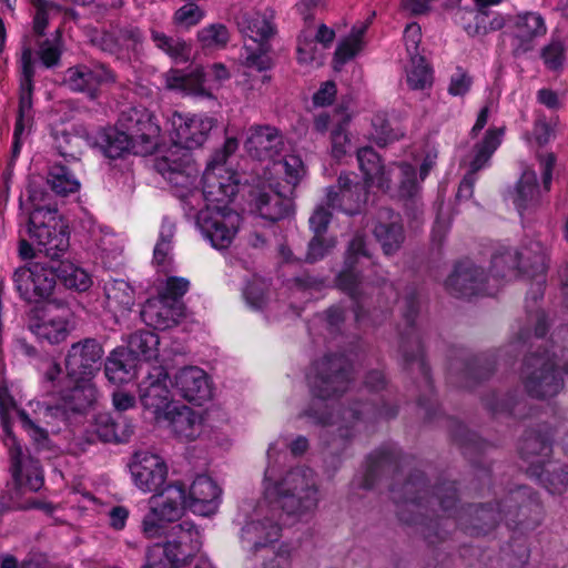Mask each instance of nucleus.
<instances>
[{
  "mask_svg": "<svg viewBox=\"0 0 568 568\" xmlns=\"http://www.w3.org/2000/svg\"><path fill=\"white\" fill-rule=\"evenodd\" d=\"M313 33H303L298 38L297 60L304 65H321L324 60V49L312 38Z\"/></svg>",
  "mask_w": 568,
  "mask_h": 568,
  "instance_id": "obj_46",
  "label": "nucleus"
},
{
  "mask_svg": "<svg viewBox=\"0 0 568 568\" xmlns=\"http://www.w3.org/2000/svg\"><path fill=\"white\" fill-rule=\"evenodd\" d=\"M246 303L254 310H264L271 303L268 285L263 280H254L244 290Z\"/></svg>",
  "mask_w": 568,
  "mask_h": 568,
  "instance_id": "obj_50",
  "label": "nucleus"
},
{
  "mask_svg": "<svg viewBox=\"0 0 568 568\" xmlns=\"http://www.w3.org/2000/svg\"><path fill=\"white\" fill-rule=\"evenodd\" d=\"M293 549L288 544H281L272 557L263 562V568H291Z\"/></svg>",
  "mask_w": 568,
  "mask_h": 568,
  "instance_id": "obj_59",
  "label": "nucleus"
},
{
  "mask_svg": "<svg viewBox=\"0 0 568 568\" xmlns=\"http://www.w3.org/2000/svg\"><path fill=\"white\" fill-rule=\"evenodd\" d=\"M529 14L518 17L516 22L515 38L518 40V45L527 51L530 49L532 40V31L528 24Z\"/></svg>",
  "mask_w": 568,
  "mask_h": 568,
  "instance_id": "obj_63",
  "label": "nucleus"
},
{
  "mask_svg": "<svg viewBox=\"0 0 568 568\" xmlns=\"http://www.w3.org/2000/svg\"><path fill=\"white\" fill-rule=\"evenodd\" d=\"M159 336L150 331H138L128 339V353L144 361H151L159 354Z\"/></svg>",
  "mask_w": 568,
  "mask_h": 568,
  "instance_id": "obj_37",
  "label": "nucleus"
},
{
  "mask_svg": "<svg viewBox=\"0 0 568 568\" xmlns=\"http://www.w3.org/2000/svg\"><path fill=\"white\" fill-rule=\"evenodd\" d=\"M129 353L124 348H116L110 353L104 365V374L113 384H123L132 377V365L129 363Z\"/></svg>",
  "mask_w": 568,
  "mask_h": 568,
  "instance_id": "obj_36",
  "label": "nucleus"
},
{
  "mask_svg": "<svg viewBox=\"0 0 568 568\" xmlns=\"http://www.w3.org/2000/svg\"><path fill=\"white\" fill-rule=\"evenodd\" d=\"M400 352L403 354V357L405 362L413 363L417 362L420 366L423 365L422 362V344L420 339L417 335H413L408 337L407 339H404L400 344Z\"/></svg>",
  "mask_w": 568,
  "mask_h": 568,
  "instance_id": "obj_60",
  "label": "nucleus"
},
{
  "mask_svg": "<svg viewBox=\"0 0 568 568\" xmlns=\"http://www.w3.org/2000/svg\"><path fill=\"white\" fill-rule=\"evenodd\" d=\"M74 328L72 312L64 306L48 305L31 318L29 329L50 345L64 342Z\"/></svg>",
  "mask_w": 568,
  "mask_h": 568,
  "instance_id": "obj_22",
  "label": "nucleus"
},
{
  "mask_svg": "<svg viewBox=\"0 0 568 568\" xmlns=\"http://www.w3.org/2000/svg\"><path fill=\"white\" fill-rule=\"evenodd\" d=\"M29 239L39 252L54 260L69 247L68 223L54 207H36L29 212Z\"/></svg>",
  "mask_w": 568,
  "mask_h": 568,
  "instance_id": "obj_12",
  "label": "nucleus"
},
{
  "mask_svg": "<svg viewBox=\"0 0 568 568\" xmlns=\"http://www.w3.org/2000/svg\"><path fill=\"white\" fill-rule=\"evenodd\" d=\"M34 10L33 29L38 34H42L47 28L49 18L54 11L55 7L52 2L47 0H30Z\"/></svg>",
  "mask_w": 568,
  "mask_h": 568,
  "instance_id": "obj_57",
  "label": "nucleus"
},
{
  "mask_svg": "<svg viewBox=\"0 0 568 568\" xmlns=\"http://www.w3.org/2000/svg\"><path fill=\"white\" fill-rule=\"evenodd\" d=\"M367 201V192L362 186L354 184L351 174L338 178V185L329 187L326 193V204L332 210H341L347 214H354Z\"/></svg>",
  "mask_w": 568,
  "mask_h": 568,
  "instance_id": "obj_30",
  "label": "nucleus"
},
{
  "mask_svg": "<svg viewBox=\"0 0 568 568\" xmlns=\"http://www.w3.org/2000/svg\"><path fill=\"white\" fill-rule=\"evenodd\" d=\"M53 263L30 261L14 271L12 280L21 298L37 303L52 294L57 281Z\"/></svg>",
  "mask_w": 568,
  "mask_h": 568,
  "instance_id": "obj_17",
  "label": "nucleus"
},
{
  "mask_svg": "<svg viewBox=\"0 0 568 568\" xmlns=\"http://www.w3.org/2000/svg\"><path fill=\"white\" fill-rule=\"evenodd\" d=\"M239 191V181L223 165H212L204 171L205 207L194 212L200 232L214 248H227L240 230L241 215L229 206Z\"/></svg>",
  "mask_w": 568,
  "mask_h": 568,
  "instance_id": "obj_3",
  "label": "nucleus"
},
{
  "mask_svg": "<svg viewBox=\"0 0 568 568\" xmlns=\"http://www.w3.org/2000/svg\"><path fill=\"white\" fill-rule=\"evenodd\" d=\"M90 224L89 234L91 241L98 248L108 255L120 254L122 248L119 245V240L106 229L101 225H97L91 220H88Z\"/></svg>",
  "mask_w": 568,
  "mask_h": 568,
  "instance_id": "obj_48",
  "label": "nucleus"
},
{
  "mask_svg": "<svg viewBox=\"0 0 568 568\" xmlns=\"http://www.w3.org/2000/svg\"><path fill=\"white\" fill-rule=\"evenodd\" d=\"M155 170L175 189L176 194L185 200L190 211H196L200 200H203L202 190L193 189L197 179V166L190 152L175 153L170 151L155 160Z\"/></svg>",
  "mask_w": 568,
  "mask_h": 568,
  "instance_id": "obj_15",
  "label": "nucleus"
},
{
  "mask_svg": "<svg viewBox=\"0 0 568 568\" xmlns=\"http://www.w3.org/2000/svg\"><path fill=\"white\" fill-rule=\"evenodd\" d=\"M175 234V222L163 217L159 239L153 251V263L162 272H169L173 264V237Z\"/></svg>",
  "mask_w": 568,
  "mask_h": 568,
  "instance_id": "obj_34",
  "label": "nucleus"
},
{
  "mask_svg": "<svg viewBox=\"0 0 568 568\" xmlns=\"http://www.w3.org/2000/svg\"><path fill=\"white\" fill-rule=\"evenodd\" d=\"M374 232L387 255L397 251L404 241L403 226L397 221H392L389 224L379 223Z\"/></svg>",
  "mask_w": 568,
  "mask_h": 568,
  "instance_id": "obj_43",
  "label": "nucleus"
},
{
  "mask_svg": "<svg viewBox=\"0 0 568 568\" xmlns=\"http://www.w3.org/2000/svg\"><path fill=\"white\" fill-rule=\"evenodd\" d=\"M505 134L504 128H490L483 138L477 141L467 158L464 160L466 173L462 180L458 191V199H469L474 192L477 180V172L490 165V159L500 146Z\"/></svg>",
  "mask_w": 568,
  "mask_h": 568,
  "instance_id": "obj_19",
  "label": "nucleus"
},
{
  "mask_svg": "<svg viewBox=\"0 0 568 568\" xmlns=\"http://www.w3.org/2000/svg\"><path fill=\"white\" fill-rule=\"evenodd\" d=\"M243 146L252 159L266 164L264 175L256 178L248 191L252 211L272 222L285 217L293 190L306 174L303 161L287 153L284 135L267 124L248 126Z\"/></svg>",
  "mask_w": 568,
  "mask_h": 568,
  "instance_id": "obj_1",
  "label": "nucleus"
},
{
  "mask_svg": "<svg viewBox=\"0 0 568 568\" xmlns=\"http://www.w3.org/2000/svg\"><path fill=\"white\" fill-rule=\"evenodd\" d=\"M505 199L518 213L525 225L529 222L532 207V165L528 161L518 162V173L507 187Z\"/></svg>",
  "mask_w": 568,
  "mask_h": 568,
  "instance_id": "obj_25",
  "label": "nucleus"
},
{
  "mask_svg": "<svg viewBox=\"0 0 568 568\" xmlns=\"http://www.w3.org/2000/svg\"><path fill=\"white\" fill-rule=\"evenodd\" d=\"M221 501V488L209 476H197L186 496L187 508L195 515L211 516L216 513Z\"/></svg>",
  "mask_w": 568,
  "mask_h": 568,
  "instance_id": "obj_28",
  "label": "nucleus"
},
{
  "mask_svg": "<svg viewBox=\"0 0 568 568\" xmlns=\"http://www.w3.org/2000/svg\"><path fill=\"white\" fill-rule=\"evenodd\" d=\"M209 77L210 84L206 85L201 67H196L189 72L174 69L164 75L165 85L170 90L196 97L212 98V91L227 80L230 73L223 64L215 63L211 67Z\"/></svg>",
  "mask_w": 568,
  "mask_h": 568,
  "instance_id": "obj_20",
  "label": "nucleus"
},
{
  "mask_svg": "<svg viewBox=\"0 0 568 568\" xmlns=\"http://www.w3.org/2000/svg\"><path fill=\"white\" fill-rule=\"evenodd\" d=\"M329 209L332 207L326 203L318 204L310 217V227L314 233V237L308 244L306 255L310 262H315L324 257V251H317V245L323 244L322 234L325 233L332 215Z\"/></svg>",
  "mask_w": 568,
  "mask_h": 568,
  "instance_id": "obj_35",
  "label": "nucleus"
},
{
  "mask_svg": "<svg viewBox=\"0 0 568 568\" xmlns=\"http://www.w3.org/2000/svg\"><path fill=\"white\" fill-rule=\"evenodd\" d=\"M151 37L155 45L174 60H185L190 54L189 44L180 38L168 37L155 30H152Z\"/></svg>",
  "mask_w": 568,
  "mask_h": 568,
  "instance_id": "obj_45",
  "label": "nucleus"
},
{
  "mask_svg": "<svg viewBox=\"0 0 568 568\" xmlns=\"http://www.w3.org/2000/svg\"><path fill=\"white\" fill-rule=\"evenodd\" d=\"M133 485L143 494L156 493L163 488L169 475L166 462L159 454L136 452L129 464Z\"/></svg>",
  "mask_w": 568,
  "mask_h": 568,
  "instance_id": "obj_23",
  "label": "nucleus"
},
{
  "mask_svg": "<svg viewBox=\"0 0 568 568\" xmlns=\"http://www.w3.org/2000/svg\"><path fill=\"white\" fill-rule=\"evenodd\" d=\"M94 433L103 442H126L133 434V425L121 426L109 414H100L95 418Z\"/></svg>",
  "mask_w": 568,
  "mask_h": 568,
  "instance_id": "obj_39",
  "label": "nucleus"
},
{
  "mask_svg": "<svg viewBox=\"0 0 568 568\" xmlns=\"http://www.w3.org/2000/svg\"><path fill=\"white\" fill-rule=\"evenodd\" d=\"M540 59L548 71L560 73L566 62L565 42L558 38H551L550 42L541 49Z\"/></svg>",
  "mask_w": 568,
  "mask_h": 568,
  "instance_id": "obj_44",
  "label": "nucleus"
},
{
  "mask_svg": "<svg viewBox=\"0 0 568 568\" xmlns=\"http://www.w3.org/2000/svg\"><path fill=\"white\" fill-rule=\"evenodd\" d=\"M61 52V40L57 32L52 39H47L40 43L38 57L45 68H52L59 64Z\"/></svg>",
  "mask_w": 568,
  "mask_h": 568,
  "instance_id": "obj_53",
  "label": "nucleus"
},
{
  "mask_svg": "<svg viewBox=\"0 0 568 568\" xmlns=\"http://www.w3.org/2000/svg\"><path fill=\"white\" fill-rule=\"evenodd\" d=\"M172 384L178 394L185 400L202 405L212 396V389L206 373L196 366H187L179 369Z\"/></svg>",
  "mask_w": 568,
  "mask_h": 568,
  "instance_id": "obj_26",
  "label": "nucleus"
},
{
  "mask_svg": "<svg viewBox=\"0 0 568 568\" xmlns=\"http://www.w3.org/2000/svg\"><path fill=\"white\" fill-rule=\"evenodd\" d=\"M48 183L55 194L67 196L77 193L80 190V182L70 172V170L62 164H53L48 173Z\"/></svg>",
  "mask_w": 568,
  "mask_h": 568,
  "instance_id": "obj_40",
  "label": "nucleus"
},
{
  "mask_svg": "<svg viewBox=\"0 0 568 568\" xmlns=\"http://www.w3.org/2000/svg\"><path fill=\"white\" fill-rule=\"evenodd\" d=\"M113 81V74L103 64L78 65L67 71L64 82L72 91L84 92L95 98L99 88Z\"/></svg>",
  "mask_w": 568,
  "mask_h": 568,
  "instance_id": "obj_27",
  "label": "nucleus"
},
{
  "mask_svg": "<svg viewBox=\"0 0 568 568\" xmlns=\"http://www.w3.org/2000/svg\"><path fill=\"white\" fill-rule=\"evenodd\" d=\"M148 499L149 511L142 519V532L146 538H159L165 534V524L179 520L185 508L186 493L181 484L161 488Z\"/></svg>",
  "mask_w": 568,
  "mask_h": 568,
  "instance_id": "obj_14",
  "label": "nucleus"
},
{
  "mask_svg": "<svg viewBox=\"0 0 568 568\" xmlns=\"http://www.w3.org/2000/svg\"><path fill=\"white\" fill-rule=\"evenodd\" d=\"M352 115L353 112H346L343 110L335 113L337 128L332 132V154L336 159L345 155L351 149L349 138L343 126L351 121Z\"/></svg>",
  "mask_w": 568,
  "mask_h": 568,
  "instance_id": "obj_47",
  "label": "nucleus"
},
{
  "mask_svg": "<svg viewBox=\"0 0 568 568\" xmlns=\"http://www.w3.org/2000/svg\"><path fill=\"white\" fill-rule=\"evenodd\" d=\"M531 346V331L528 326L516 333L509 344L511 352L516 353L517 355L529 354Z\"/></svg>",
  "mask_w": 568,
  "mask_h": 568,
  "instance_id": "obj_62",
  "label": "nucleus"
},
{
  "mask_svg": "<svg viewBox=\"0 0 568 568\" xmlns=\"http://www.w3.org/2000/svg\"><path fill=\"white\" fill-rule=\"evenodd\" d=\"M471 78L462 69L452 74L448 92L454 97L465 95L471 87Z\"/></svg>",
  "mask_w": 568,
  "mask_h": 568,
  "instance_id": "obj_61",
  "label": "nucleus"
},
{
  "mask_svg": "<svg viewBox=\"0 0 568 568\" xmlns=\"http://www.w3.org/2000/svg\"><path fill=\"white\" fill-rule=\"evenodd\" d=\"M285 448V440H275L268 446L263 496L287 515L301 518L313 514L318 506V479L313 469L305 466L292 468L278 478L275 464Z\"/></svg>",
  "mask_w": 568,
  "mask_h": 568,
  "instance_id": "obj_4",
  "label": "nucleus"
},
{
  "mask_svg": "<svg viewBox=\"0 0 568 568\" xmlns=\"http://www.w3.org/2000/svg\"><path fill=\"white\" fill-rule=\"evenodd\" d=\"M175 153L201 146L216 125V119L204 113L173 112L169 119Z\"/></svg>",
  "mask_w": 568,
  "mask_h": 568,
  "instance_id": "obj_18",
  "label": "nucleus"
},
{
  "mask_svg": "<svg viewBox=\"0 0 568 568\" xmlns=\"http://www.w3.org/2000/svg\"><path fill=\"white\" fill-rule=\"evenodd\" d=\"M169 382L164 369L154 367L139 386V397L143 408L160 424L166 413L178 405L172 400Z\"/></svg>",
  "mask_w": 568,
  "mask_h": 568,
  "instance_id": "obj_24",
  "label": "nucleus"
},
{
  "mask_svg": "<svg viewBox=\"0 0 568 568\" xmlns=\"http://www.w3.org/2000/svg\"><path fill=\"white\" fill-rule=\"evenodd\" d=\"M422 39V30L420 27L417 23H410L406 27L404 31V41L406 51L412 58L413 55H419L418 54V45Z\"/></svg>",
  "mask_w": 568,
  "mask_h": 568,
  "instance_id": "obj_64",
  "label": "nucleus"
},
{
  "mask_svg": "<svg viewBox=\"0 0 568 568\" xmlns=\"http://www.w3.org/2000/svg\"><path fill=\"white\" fill-rule=\"evenodd\" d=\"M240 31L252 43H245V65L257 71L271 68V59L267 55L268 40L274 34L271 16L254 13L243 14L237 20Z\"/></svg>",
  "mask_w": 568,
  "mask_h": 568,
  "instance_id": "obj_16",
  "label": "nucleus"
},
{
  "mask_svg": "<svg viewBox=\"0 0 568 568\" xmlns=\"http://www.w3.org/2000/svg\"><path fill=\"white\" fill-rule=\"evenodd\" d=\"M523 254L516 248L496 252L491 257L490 273L484 276L480 268L469 262L459 263L445 282L446 290L455 296L477 293L493 294L500 280L513 281L525 274Z\"/></svg>",
  "mask_w": 568,
  "mask_h": 568,
  "instance_id": "obj_6",
  "label": "nucleus"
},
{
  "mask_svg": "<svg viewBox=\"0 0 568 568\" xmlns=\"http://www.w3.org/2000/svg\"><path fill=\"white\" fill-rule=\"evenodd\" d=\"M406 82L413 90H425L433 83V73L424 57L413 55L406 67Z\"/></svg>",
  "mask_w": 568,
  "mask_h": 568,
  "instance_id": "obj_41",
  "label": "nucleus"
},
{
  "mask_svg": "<svg viewBox=\"0 0 568 568\" xmlns=\"http://www.w3.org/2000/svg\"><path fill=\"white\" fill-rule=\"evenodd\" d=\"M372 139L379 145L397 140L399 134L395 132L384 113H377L372 120Z\"/></svg>",
  "mask_w": 568,
  "mask_h": 568,
  "instance_id": "obj_54",
  "label": "nucleus"
},
{
  "mask_svg": "<svg viewBox=\"0 0 568 568\" xmlns=\"http://www.w3.org/2000/svg\"><path fill=\"white\" fill-rule=\"evenodd\" d=\"M377 416H389V414L377 410L375 408V406H373L372 404H364L363 409H358V408L346 409L343 413L341 426L338 429L342 432L343 423L348 424V423L359 422L362 418L374 419ZM345 426L347 427V425H345Z\"/></svg>",
  "mask_w": 568,
  "mask_h": 568,
  "instance_id": "obj_58",
  "label": "nucleus"
},
{
  "mask_svg": "<svg viewBox=\"0 0 568 568\" xmlns=\"http://www.w3.org/2000/svg\"><path fill=\"white\" fill-rule=\"evenodd\" d=\"M544 344H535V400H546L550 413L556 414V405L551 400L564 388L568 361L558 355L552 343Z\"/></svg>",
  "mask_w": 568,
  "mask_h": 568,
  "instance_id": "obj_13",
  "label": "nucleus"
},
{
  "mask_svg": "<svg viewBox=\"0 0 568 568\" xmlns=\"http://www.w3.org/2000/svg\"><path fill=\"white\" fill-rule=\"evenodd\" d=\"M197 40L204 48L221 49L229 42L230 33L225 26L213 23L202 28L197 32Z\"/></svg>",
  "mask_w": 568,
  "mask_h": 568,
  "instance_id": "obj_49",
  "label": "nucleus"
},
{
  "mask_svg": "<svg viewBox=\"0 0 568 568\" xmlns=\"http://www.w3.org/2000/svg\"><path fill=\"white\" fill-rule=\"evenodd\" d=\"M106 305L110 311H128L134 304L133 290L123 280H112L104 284Z\"/></svg>",
  "mask_w": 568,
  "mask_h": 568,
  "instance_id": "obj_38",
  "label": "nucleus"
},
{
  "mask_svg": "<svg viewBox=\"0 0 568 568\" xmlns=\"http://www.w3.org/2000/svg\"><path fill=\"white\" fill-rule=\"evenodd\" d=\"M118 128L97 132L93 146L108 159H120L126 153L146 155L159 145L160 125L144 108H129L121 112Z\"/></svg>",
  "mask_w": 568,
  "mask_h": 568,
  "instance_id": "obj_5",
  "label": "nucleus"
},
{
  "mask_svg": "<svg viewBox=\"0 0 568 568\" xmlns=\"http://www.w3.org/2000/svg\"><path fill=\"white\" fill-rule=\"evenodd\" d=\"M184 314L182 302H170L159 295L149 298L142 311V321L154 328L166 329L176 325Z\"/></svg>",
  "mask_w": 568,
  "mask_h": 568,
  "instance_id": "obj_31",
  "label": "nucleus"
},
{
  "mask_svg": "<svg viewBox=\"0 0 568 568\" xmlns=\"http://www.w3.org/2000/svg\"><path fill=\"white\" fill-rule=\"evenodd\" d=\"M549 266V253L539 243L535 242V300L537 298V293L540 292L542 294Z\"/></svg>",
  "mask_w": 568,
  "mask_h": 568,
  "instance_id": "obj_51",
  "label": "nucleus"
},
{
  "mask_svg": "<svg viewBox=\"0 0 568 568\" xmlns=\"http://www.w3.org/2000/svg\"><path fill=\"white\" fill-rule=\"evenodd\" d=\"M190 282L185 277L170 276L159 296L170 302H181V297L189 291Z\"/></svg>",
  "mask_w": 568,
  "mask_h": 568,
  "instance_id": "obj_55",
  "label": "nucleus"
},
{
  "mask_svg": "<svg viewBox=\"0 0 568 568\" xmlns=\"http://www.w3.org/2000/svg\"><path fill=\"white\" fill-rule=\"evenodd\" d=\"M539 164L541 187L544 192H549L552 185L554 170L557 164V155L554 152L537 154Z\"/></svg>",
  "mask_w": 568,
  "mask_h": 568,
  "instance_id": "obj_56",
  "label": "nucleus"
},
{
  "mask_svg": "<svg viewBox=\"0 0 568 568\" xmlns=\"http://www.w3.org/2000/svg\"><path fill=\"white\" fill-rule=\"evenodd\" d=\"M435 154H428L420 165L419 178L415 166L406 162L384 165L379 155L372 148H363L357 152L359 169L364 175L365 186L388 192L396 186V195L403 200H415L419 194L420 182L435 164Z\"/></svg>",
  "mask_w": 568,
  "mask_h": 568,
  "instance_id": "obj_7",
  "label": "nucleus"
},
{
  "mask_svg": "<svg viewBox=\"0 0 568 568\" xmlns=\"http://www.w3.org/2000/svg\"><path fill=\"white\" fill-rule=\"evenodd\" d=\"M33 64L31 49L23 50L21 57L19 114L16 122L17 133L24 132L31 121Z\"/></svg>",
  "mask_w": 568,
  "mask_h": 568,
  "instance_id": "obj_32",
  "label": "nucleus"
},
{
  "mask_svg": "<svg viewBox=\"0 0 568 568\" xmlns=\"http://www.w3.org/2000/svg\"><path fill=\"white\" fill-rule=\"evenodd\" d=\"M205 17V10L194 2H189L179 8L174 16L173 22L182 28L190 29L199 24Z\"/></svg>",
  "mask_w": 568,
  "mask_h": 568,
  "instance_id": "obj_52",
  "label": "nucleus"
},
{
  "mask_svg": "<svg viewBox=\"0 0 568 568\" xmlns=\"http://www.w3.org/2000/svg\"><path fill=\"white\" fill-rule=\"evenodd\" d=\"M307 383L313 395V402L304 415L318 424H335L318 410L326 409L325 403L329 397L342 393L348 384L347 359L343 356H325L314 363L307 374Z\"/></svg>",
  "mask_w": 568,
  "mask_h": 568,
  "instance_id": "obj_10",
  "label": "nucleus"
},
{
  "mask_svg": "<svg viewBox=\"0 0 568 568\" xmlns=\"http://www.w3.org/2000/svg\"><path fill=\"white\" fill-rule=\"evenodd\" d=\"M55 272V276L69 288L87 291L92 284L90 275L73 263L61 262Z\"/></svg>",
  "mask_w": 568,
  "mask_h": 568,
  "instance_id": "obj_42",
  "label": "nucleus"
},
{
  "mask_svg": "<svg viewBox=\"0 0 568 568\" xmlns=\"http://www.w3.org/2000/svg\"><path fill=\"white\" fill-rule=\"evenodd\" d=\"M373 17L374 13L365 21L355 23L349 34L339 41L334 55L336 70H338L342 65L352 60L363 50L365 45L364 34L368 29Z\"/></svg>",
  "mask_w": 568,
  "mask_h": 568,
  "instance_id": "obj_33",
  "label": "nucleus"
},
{
  "mask_svg": "<svg viewBox=\"0 0 568 568\" xmlns=\"http://www.w3.org/2000/svg\"><path fill=\"white\" fill-rule=\"evenodd\" d=\"M59 410L58 407L38 404V409L30 416L24 410L16 409V402L7 385L0 384V417L2 420L4 437L3 443L9 450L11 459L12 491L11 497L19 499L29 493H36L43 486V473L37 459L23 453L21 445L12 435L9 427V418L12 412L17 413L22 428L28 433L31 439L39 446L44 447L48 442V430L43 425H48V418Z\"/></svg>",
  "mask_w": 568,
  "mask_h": 568,
  "instance_id": "obj_2",
  "label": "nucleus"
},
{
  "mask_svg": "<svg viewBox=\"0 0 568 568\" xmlns=\"http://www.w3.org/2000/svg\"><path fill=\"white\" fill-rule=\"evenodd\" d=\"M201 535L193 524L184 521L171 528L165 544L148 549L142 568H176L193 557L201 548Z\"/></svg>",
  "mask_w": 568,
  "mask_h": 568,
  "instance_id": "obj_11",
  "label": "nucleus"
},
{
  "mask_svg": "<svg viewBox=\"0 0 568 568\" xmlns=\"http://www.w3.org/2000/svg\"><path fill=\"white\" fill-rule=\"evenodd\" d=\"M170 432L180 440L192 442L203 433V418L192 408L178 404L162 418Z\"/></svg>",
  "mask_w": 568,
  "mask_h": 568,
  "instance_id": "obj_29",
  "label": "nucleus"
},
{
  "mask_svg": "<svg viewBox=\"0 0 568 568\" xmlns=\"http://www.w3.org/2000/svg\"><path fill=\"white\" fill-rule=\"evenodd\" d=\"M104 351L94 338H84L70 345L64 357V366L70 394L64 399L74 400L73 409L81 410L93 404L98 398V390L92 383L100 372Z\"/></svg>",
  "mask_w": 568,
  "mask_h": 568,
  "instance_id": "obj_8",
  "label": "nucleus"
},
{
  "mask_svg": "<svg viewBox=\"0 0 568 568\" xmlns=\"http://www.w3.org/2000/svg\"><path fill=\"white\" fill-rule=\"evenodd\" d=\"M373 265L363 236L356 235L349 243L344 268L337 276L338 287L352 298L366 292L368 275L364 274L367 266Z\"/></svg>",
  "mask_w": 568,
  "mask_h": 568,
  "instance_id": "obj_21",
  "label": "nucleus"
},
{
  "mask_svg": "<svg viewBox=\"0 0 568 568\" xmlns=\"http://www.w3.org/2000/svg\"><path fill=\"white\" fill-rule=\"evenodd\" d=\"M280 509L264 497L257 503L245 500L240 505L237 521L241 525V530L239 538L244 551L255 556L280 540L282 537V526L278 520Z\"/></svg>",
  "mask_w": 568,
  "mask_h": 568,
  "instance_id": "obj_9",
  "label": "nucleus"
}]
</instances>
